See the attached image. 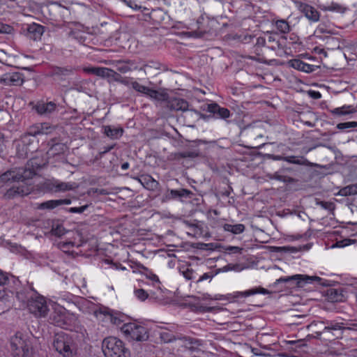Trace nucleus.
Wrapping results in <instances>:
<instances>
[{
    "label": "nucleus",
    "instance_id": "obj_34",
    "mask_svg": "<svg viewBox=\"0 0 357 357\" xmlns=\"http://www.w3.org/2000/svg\"><path fill=\"white\" fill-rule=\"evenodd\" d=\"M199 156V152L197 151H188L174 153V159L179 160L181 158H195Z\"/></svg>",
    "mask_w": 357,
    "mask_h": 357
},
{
    "label": "nucleus",
    "instance_id": "obj_10",
    "mask_svg": "<svg viewBox=\"0 0 357 357\" xmlns=\"http://www.w3.org/2000/svg\"><path fill=\"white\" fill-rule=\"evenodd\" d=\"M162 101L164 102L165 106L172 111L185 112L188 110L189 104L184 99L173 98L168 100V96L166 93V99Z\"/></svg>",
    "mask_w": 357,
    "mask_h": 357
},
{
    "label": "nucleus",
    "instance_id": "obj_37",
    "mask_svg": "<svg viewBox=\"0 0 357 357\" xmlns=\"http://www.w3.org/2000/svg\"><path fill=\"white\" fill-rule=\"evenodd\" d=\"M58 206H59L58 202H57V199H56V200H49V201L38 204V206H36V208L39 209V210H44V209L51 210V209H54Z\"/></svg>",
    "mask_w": 357,
    "mask_h": 357
},
{
    "label": "nucleus",
    "instance_id": "obj_33",
    "mask_svg": "<svg viewBox=\"0 0 357 357\" xmlns=\"http://www.w3.org/2000/svg\"><path fill=\"white\" fill-rule=\"evenodd\" d=\"M27 30L29 33L34 34L35 38L40 37L44 32L43 26L35 23L29 25Z\"/></svg>",
    "mask_w": 357,
    "mask_h": 357
},
{
    "label": "nucleus",
    "instance_id": "obj_45",
    "mask_svg": "<svg viewBox=\"0 0 357 357\" xmlns=\"http://www.w3.org/2000/svg\"><path fill=\"white\" fill-rule=\"evenodd\" d=\"M268 42L269 43H271V48L273 50H275L277 49H282L281 47V43L276 40L275 36H269L268 38Z\"/></svg>",
    "mask_w": 357,
    "mask_h": 357
},
{
    "label": "nucleus",
    "instance_id": "obj_12",
    "mask_svg": "<svg viewBox=\"0 0 357 357\" xmlns=\"http://www.w3.org/2000/svg\"><path fill=\"white\" fill-rule=\"evenodd\" d=\"M24 79L21 73L14 72L4 74L0 78V82L8 86H20Z\"/></svg>",
    "mask_w": 357,
    "mask_h": 357
},
{
    "label": "nucleus",
    "instance_id": "obj_27",
    "mask_svg": "<svg viewBox=\"0 0 357 357\" xmlns=\"http://www.w3.org/2000/svg\"><path fill=\"white\" fill-rule=\"evenodd\" d=\"M75 68L71 66L66 67H55L53 68L52 75L54 76L63 78V77L69 76L74 73Z\"/></svg>",
    "mask_w": 357,
    "mask_h": 357
},
{
    "label": "nucleus",
    "instance_id": "obj_2",
    "mask_svg": "<svg viewBox=\"0 0 357 357\" xmlns=\"http://www.w3.org/2000/svg\"><path fill=\"white\" fill-rule=\"evenodd\" d=\"M102 348L106 357H130V351L124 343L114 337L104 339Z\"/></svg>",
    "mask_w": 357,
    "mask_h": 357
},
{
    "label": "nucleus",
    "instance_id": "obj_4",
    "mask_svg": "<svg viewBox=\"0 0 357 357\" xmlns=\"http://www.w3.org/2000/svg\"><path fill=\"white\" fill-rule=\"evenodd\" d=\"M50 321L56 326L68 328L75 323V317L64 308L58 307L50 314Z\"/></svg>",
    "mask_w": 357,
    "mask_h": 357
},
{
    "label": "nucleus",
    "instance_id": "obj_53",
    "mask_svg": "<svg viewBox=\"0 0 357 357\" xmlns=\"http://www.w3.org/2000/svg\"><path fill=\"white\" fill-rule=\"evenodd\" d=\"M13 30L11 26L0 22V33H10Z\"/></svg>",
    "mask_w": 357,
    "mask_h": 357
},
{
    "label": "nucleus",
    "instance_id": "obj_8",
    "mask_svg": "<svg viewBox=\"0 0 357 357\" xmlns=\"http://www.w3.org/2000/svg\"><path fill=\"white\" fill-rule=\"evenodd\" d=\"M130 84L135 91L146 95L151 99L155 100H165L166 99V93H161L157 90L142 85L137 81H133L132 79L130 80Z\"/></svg>",
    "mask_w": 357,
    "mask_h": 357
},
{
    "label": "nucleus",
    "instance_id": "obj_13",
    "mask_svg": "<svg viewBox=\"0 0 357 357\" xmlns=\"http://www.w3.org/2000/svg\"><path fill=\"white\" fill-rule=\"evenodd\" d=\"M298 10L312 22H318L319 20L320 14L319 11L310 5L305 3H299L298 6Z\"/></svg>",
    "mask_w": 357,
    "mask_h": 357
},
{
    "label": "nucleus",
    "instance_id": "obj_63",
    "mask_svg": "<svg viewBox=\"0 0 357 357\" xmlns=\"http://www.w3.org/2000/svg\"><path fill=\"white\" fill-rule=\"evenodd\" d=\"M59 206L63 204L69 205L71 204V199H57Z\"/></svg>",
    "mask_w": 357,
    "mask_h": 357
},
{
    "label": "nucleus",
    "instance_id": "obj_14",
    "mask_svg": "<svg viewBox=\"0 0 357 357\" xmlns=\"http://www.w3.org/2000/svg\"><path fill=\"white\" fill-rule=\"evenodd\" d=\"M139 70H143L145 75L149 77H154L161 73L162 65L156 61H149L140 67Z\"/></svg>",
    "mask_w": 357,
    "mask_h": 357
},
{
    "label": "nucleus",
    "instance_id": "obj_39",
    "mask_svg": "<svg viewBox=\"0 0 357 357\" xmlns=\"http://www.w3.org/2000/svg\"><path fill=\"white\" fill-rule=\"evenodd\" d=\"M326 324L327 326H326L324 328V331H338V330H343L344 329V327H343L342 323H338V322H334V321H326Z\"/></svg>",
    "mask_w": 357,
    "mask_h": 357
},
{
    "label": "nucleus",
    "instance_id": "obj_62",
    "mask_svg": "<svg viewBox=\"0 0 357 357\" xmlns=\"http://www.w3.org/2000/svg\"><path fill=\"white\" fill-rule=\"evenodd\" d=\"M160 338L165 342H168L171 341V337H170L169 334L168 333H160Z\"/></svg>",
    "mask_w": 357,
    "mask_h": 357
},
{
    "label": "nucleus",
    "instance_id": "obj_44",
    "mask_svg": "<svg viewBox=\"0 0 357 357\" xmlns=\"http://www.w3.org/2000/svg\"><path fill=\"white\" fill-rule=\"evenodd\" d=\"M356 127H357L356 121L340 123L337 125V128L339 130H346V129L354 128Z\"/></svg>",
    "mask_w": 357,
    "mask_h": 357
},
{
    "label": "nucleus",
    "instance_id": "obj_30",
    "mask_svg": "<svg viewBox=\"0 0 357 357\" xmlns=\"http://www.w3.org/2000/svg\"><path fill=\"white\" fill-rule=\"evenodd\" d=\"M223 229L225 231L231 232L234 234H239L245 230V225L243 224H225L223 225Z\"/></svg>",
    "mask_w": 357,
    "mask_h": 357
},
{
    "label": "nucleus",
    "instance_id": "obj_17",
    "mask_svg": "<svg viewBox=\"0 0 357 357\" xmlns=\"http://www.w3.org/2000/svg\"><path fill=\"white\" fill-rule=\"evenodd\" d=\"M207 111L216 114L218 117L222 119H227L230 116V112L228 109L220 107L215 103L208 104Z\"/></svg>",
    "mask_w": 357,
    "mask_h": 357
},
{
    "label": "nucleus",
    "instance_id": "obj_20",
    "mask_svg": "<svg viewBox=\"0 0 357 357\" xmlns=\"http://www.w3.org/2000/svg\"><path fill=\"white\" fill-rule=\"evenodd\" d=\"M116 70L121 73H126L132 70L137 69V66L132 61H116L115 62Z\"/></svg>",
    "mask_w": 357,
    "mask_h": 357
},
{
    "label": "nucleus",
    "instance_id": "obj_22",
    "mask_svg": "<svg viewBox=\"0 0 357 357\" xmlns=\"http://www.w3.org/2000/svg\"><path fill=\"white\" fill-rule=\"evenodd\" d=\"M256 294H268L269 291L263 287H259L245 291H236L234 294L233 298L247 297Z\"/></svg>",
    "mask_w": 357,
    "mask_h": 357
},
{
    "label": "nucleus",
    "instance_id": "obj_58",
    "mask_svg": "<svg viewBox=\"0 0 357 357\" xmlns=\"http://www.w3.org/2000/svg\"><path fill=\"white\" fill-rule=\"evenodd\" d=\"M274 250L277 251V252H280V251H284V252H294L296 251H297V249L294 248V247H274L273 248Z\"/></svg>",
    "mask_w": 357,
    "mask_h": 357
},
{
    "label": "nucleus",
    "instance_id": "obj_6",
    "mask_svg": "<svg viewBox=\"0 0 357 357\" xmlns=\"http://www.w3.org/2000/svg\"><path fill=\"white\" fill-rule=\"evenodd\" d=\"M27 307L30 312L37 317H46L49 311L45 298L37 293L29 300Z\"/></svg>",
    "mask_w": 357,
    "mask_h": 357
},
{
    "label": "nucleus",
    "instance_id": "obj_32",
    "mask_svg": "<svg viewBox=\"0 0 357 357\" xmlns=\"http://www.w3.org/2000/svg\"><path fill=\"white\" fill-rule=\"evenodd\" d=\"M130 80H132V78L122 77L119 73L113 70L109 82L114 81L121 83L125 86H128L130 85Z\"/></svg>",
    "mask_w": 357,
    "mask_h": 357
},
{
    "label": "nucleus",
    "instance_id": "obj_38",
    "mask_svg": "<svg viewBox=\"0 0 357 357\" xmlns=\"http://www.w3.org/2000/svg\"><path fill=\"white\" fill-rule=\"evenodd\" d=\"M275 26L281 33H286L290 31L289 23L284 20H278L275 21Z\"/></svg>",
    "mask_w": 357,
    "mask_h": 357
},
{
    "label": "nucleus",
    "instance_id": "obj_46",
    "mask_svg": "<svg viewBox=\"0 0 357 357\" xmlns=\"http://www.w3.org/2000/svg\"><path fill=\"white\" fill-rule=\"evenodd\" d=\"M75 243L72 241L60 242L58 244L59 248L62 250L64 252H69L70 249L73 248Z\"/></svg>",
    "mask_w": 357,
    "mask_h": 357
},
{
    "label": "nucleus",
    "instance_id": "obj_36",
    "mask_svg": "<svg viewBox=\"0 0 357 357\" xmlns=\"http://www.w3.org/2000/svg\"><path fill=\"white\" fill-rule=\"evenodd\" d=\"M355 109L351 105H344L342 107L335 108L332 113L337 115H345L355 112Z\"/></svg>",
    "mask_w": 357,
    "mask_h": 357
},
{
    "label": "nucleus",
    "instance_id": "obj_24",
    "mask_svg": "<svg viewBox=\"0 0 357 357\" xmlns=\"http://www.w3.org/2000/svg\"><path fill=\"white\" fill-rule=\"evenodd\" d=\"M139 181L142 185L148 190H153L156 189L159 185L158 182L153 179L149 175H142L139 178Z\"/></svg>",
    "mask_w": 357,
    "mask_h": 357
},
{
    "label": "nucleus",
    "instance_id": "obj_41",
    "mask_svg": "<svg viewBox=\"0 0 357 357\" xmlns=\"http://www.w3.org/2000/svg\"><path fill=\"white\" fill-rule=\"evenodd\" d=\"M245 268V266H244L242 264H229L226 266H225L222 268L223 271H241Z\"/></svg>",
    "mask_w": 357,
    "mask_h": 357
},
{
    "label": "nucleus",
    "instance_id": "obj_54",
    "mask_svg": "<svg viewBox=\"0 0 357 357\" xmlns=\"http://www.w3.org/2000/svg\"><path fill=\"white\" fill-rule=\"evenodd\" d=\"M326 10L340 13H344V8L337 3H332Z\"/></svg>",
    "mask_w": 357,
    "mask_h": 357
},
{
    "label": "nucleus",
    "instance_id": "obj_23",
    "mask_svg": "<svg viewBox=\"0 0 357 357\" xmlns=\"http://www.w3.org/2000/svg\"><path fill=\"white\" fill-rule=\"evenodd\" d=\"M284 161H286L289 163H291V164H296V165H304V166H309V167L315 166V165L310 162L309 160H307L303 156H295V155L284 156Z\"/></svg>",
    "mask_w": 357,
    "mask_h": 357
},
{
    "label": "nucleus",
    "instance_id": "obj_55",
    "mask_svg": "<svg viewBox=\"0 0 357 357\" xmlns=\"http://www.w3.org/2000/svg\"><path fill=\"white\" fill-rule=\"evenodd\" d=\"M182 273L184 278L187 280H192L195 278V272L191 268H187L185 271H183Z\"/></svg>",
    "mask_w": 357,
    "mask_h": 357
},
{
    "label": "nucleus",
    "instance_id": "obj_52",
    "mask_svg": "<svg viewBox=\"0 0 357 357\" xmlns=\"http://www.w3.org/2000/svg\"><path fill=\"white\" fill-rule=\"evenodd\" d=\"M9 279V274L0 269V285L4 286L7 284Z\"/></svg>",
    "mask_w": 357,
    "mask_h": 357
},
{
    "label": "nucleus",
    "instance_id": "obj_48",
    "mask_svg": "<svg viewBox=\"0 0 357 357\" xmlns=\"http://www.w3.org/2000/svg\"><path fill=\"white\" fill-rule=\"evenodd\" d=\"M354 241H355L354 240H351V239H349V238H345V239L337 241L335 243V244L333 245L332 247L333 248H335V247L343 248V247H345L347 245H350L352 242H354Z\"/></svg>",
    "mask_w": 357,
    "mask_h": 357
},
{
    "label": "nucleus",
    "instance_id": "obj_31",
    "mask_svg": "<svg viewBox=\"0 0 357 357\" xmlns=\"http://www.w3.org/2000/svg\"><path fill=\"white\" fill-rule=\"evenodd\" d=\"M337 195L344 197L357 195V183L349 185L341 188Z\"/></svg>",
    "mask_w": 357,
    "mask_h": 357
},
{
    "label": "nucleus",
    "instance_id": "obj_9",
    "mask_svg": "<svg viewBox=\"0 0 357 357\" xmlns=\"http://www.w3.org/2000/svg\"><path fill=\"white\" fill-rule=\"evenodd\" d=\"M321 278L318 276H308L305 275H294L292 276L280 278L275 281L274 285L280 282H289L294 281L298 287H303L304 284H310L315 281L319 282Z\"/></svg>",
    "mask_w": 357,
    "mask_h": 357
},
{
    "label": "nucleus",
    "instance_id": "obj_15",
    "mask_svg": "<svg viewBox=\"0 0 357 357\" xmlns=\"http://www.w3.org/2000/svg\"><path fill=\"white\" fill-rule=\"evenodd\" d=\"M31 190L28 186L20 185L13 186L8 189L3 195V197L6 199H14L17 197H23L30 194Z\"/></svg>",
    "mask_w": 357,
    "mask_h": 357
},
{
    "label": "nucleus",
    "instance_id": "obj_29",
    "mask_svg": "<svg viewBox=\"0 0 357 357\" xmlns=\"http://www.w3.org/2000/svg\"><path fill=\"white\" fill-rule=\"evenodd\" d=\"M192 192L186 189H180V190H171L166 195V198L168 199H175L177 197H187L191 195Z\"/></svg>",
    "mask_w": 357,
    "mask_h": 357
},
{
    "label": "nucleus",
    "instance_id": "obj_40",
    "mask_svg": "<svg viewBox=\"0 0 357 357\" xmlns=\"http://www.w3.org/2000/svg\"><path fill=\"white\" fill-rule=\"evenodd\" d=\"M114 70L106 67H98L97 76L109 80Z\"/></svg>",
    "mask_w": 357,
    "mask_h": 357
},
{
    "label": "nucleus",
    "instance_id": "obj_43",
    "mask_svg": "<svg viewBox=\"0 0 357 357\" xmlns=\"http://www.w3.org/2000/svg\"><path fill=\"white\" fill-rule=\"evenodd\" d=\"M51 233L52 235L60 237L65 234L66 229L61 225L58 224L56 225H53L51 229Z\"/></svg>",
    "mask_w": 357,
    "mask_h": 357
},
{
    "label": "nucleus",
    "instance_id": "obj_50",
    "mask_svg": "<svg viewBox=\"0 0 357 357\" xmlns=\"http://www.w3.org/2000/svg\"><path fill=\"white\" fill-rule=\"evenodd\" d=\"M224 249H225V252H228V253L232 252V253H239V254H241L242 251H243V248H240V247H238V246H231V245H229V246L225 247Z\"/></svg>",
    "mask_w": 357,
    "mask_h": 357
},
{
    "label": "nucleus",
    "instance_id": "obj_26",
    "mask_svg": "<svg viewBox=\"0 0 357 357\" xmlns=\"http://www.w3.org/2000/svg\"><path fill=\"white\" fill-rule=\"evenodd\" d=\"M43 131H40L38 125H35L29 128L27 132L22 135L23 142L24 143H32V137H36L38 135H42Z\"/></svg>",
    "mask_w": 357,
    "mask_h": 357
},
{
    "label": "nucleus",
    "instance_id": "obj_7",
    "mask_svg": "<svg viewBox=\"0 0 357 357\" xmlns=\"http://www.w3.org/2000/svg\"><path fill=\"white\" fill-rule=\"evenodd\" d=\"M10 344L15 357H29L30 345L26 340L17 335L11 339Z\"/></svg>",
    "mask_w": 357,
    "mask_h": 357
},
{
    "label": "nucleus",
    "instance_id": "obj_3",
    "mask_svg": "<svg viewBox=\"0 0 357 357\" xmlns=\"http://www.w3.org/2000/svg\"><path fill=\"white\" fill-rule=\"evenodd\" d=\"M122 333L130 341L144 342L149 339L147 329L135 323L125 324L121 328Z\"/></svg>",
    "mask_w": 357,
    "mask_h": 357
},
{
    "label": "nucleus",
    "instance_id": "obj_64",
    "mask_svg": "<svg viewBox=\"0 0 357 357\" xmlns=\"http://www.w3.org/2000/svg\"><path fill=\"white\" fill-rule=\"evenodd\" d=\"M63 147H64V146L62 144H56L54 146H52V147L51 148V150L52 151L55 150V151H63Z\"/></svg>",
    "mask_w": 357,
    "mask_h": 357
},
{
    "label": "nucleus",
    "instance_id": "obj_18",
    "mask_svg": "<svg viewBox=\"0 0 357 357\" xmlns=\"http://www.w3.org/2000/svg\"><path fill=\"white\" fill-rule=\"evenodd\" d=\"M289 64L291 67L305 73H311L314 70V66L304 63L300 59H291Z\"/></svg>",
    "mask_w": 357,
    "mask_h": 357
},
{
    "label": "nucleus",
    "instance_id": "obj_16",
    "mask_svg": "<svg viewBox=\"0 0 357 357\" xmlns=\"http://www.w3.org/2000/svg\"><path fill=\"white\" fill-rule=\"evenodd\" d=\"M32 143H24L23 137L21 139V144H18L17 148V154L20 158H25L29 156L30 153H33L36 148L31 147Z\"/></svg>",
    "mask_w": 357,
    "mask_h": 357
},
{
    "label": "nucleus",
    "instance_id": "obj_35",
    "mask_svg": "<svg viewBox=\"0 0 357 357\" xmlns=\"http://www.w3.org/2000/svg\"><path fill=\"white\" fill-rule=\"evenodd\" d=\"M327 296L331 302H338L342 300V294L336 289H330L327 291Z\"/></svg>",
    "mask_w": 357,
    "mask_h": 357
},
{
    "label": "nucleus",
    "instance_id": "obj_25",
    "mask_svg": "<svg viewBox=\"0 0 357 357\" xmlns=\"http://www.w3.org/2000/svg\"><path fill=\"white\" fill-rule=\"evenodd\" d=\"M36 294V292L32 289H22L16 292V298L19 301L28 305L29 300H31V297L33 296Z\"/></svg>",
    "mask_w": 357,
    "mask_h": 357
},
{
    "label": "nucleus",
    "instance_id": "obj_57",
    "mask_svg": "<svg viewBox=\"0 0 357 357\" xmlns=\"http://www.w3.org/2000/svg\"><path fill=\"white\" fill-rule=\"evenodd\" d=\"M125 3L130 7L131 8H133V9H135V10H139L142 8V6H138L137 3H136V1L135 0H123Z\"/></svg>",
    "mask_w": 357,
    "mask_h": 357
},
{
    "label": "nucleus",
    "instance_id": "obj_42",
    "mask_svg": "<svg viewBox=\"0 0 357 357\" xmlns=\"http://www.w3.org/2000/svg\"><path fill=\"white\" fill-rule=\"evenodd\" d=\"M270 178L278 180L284 183H293L294 181L293 178L281 175L279 172H275L273 175L270 176Z\"/></svg>",
    "mask_w": 357,
    "mask_h": 357
},
{
    "label": "nucleus",
    "instance_id": "obj_59",
    "mask_svg": "<svg viewBox=\"0 0 357 357\" xmlns=\"http://www.w3.org/2000/svg\"><path fill=\"white\" fill-rule=\"evenodd\" d=\"M98 67H85L83 71L88 74H92L97 76Z\"/></svg>",
    "mask_w": 357,
    "mask_h": 357
},
{
    "label": "nucleus",
    "instance_id": "obj_61",
    "mask_svg": "<svg viewBox=\"0 0 357 357\" xmlns=\"http://www.w3.org/2000/svg\"><path fill=\"white\" fill-rule=\"evenodd\" d=\"M147 278L149 279H150L151 280H152L153 282L157 283L159 285L160 280H159L158 277L156 275H155L152 273H150L149 275H147Z\"/></svg>",
    "mask_w": 357,
    "mask_h": 357
},
{
    "label": "nucleus",
    "instance_id": "obj_5",
    "mask_svg": "<svg viewBox=\"0 0 357 357\" xmlns=\"http://www.w3.org/2000/svg\"><path fill=\"white\" fill-rule=\"evenodd\" d=\"M73 341L68 335L61 333H57L54 339L53 347L59 354L65 357L73 356Z\"/></svg>",
    "mask_w": 357,
    "mask_h": 357
},
{
    "label": "nucleus",
    "instance_id": "obj_60",
    "mask_svg": "<svg viewBox=\"0 0 357 357\" xmlns=\"http://www.w3.org/2000/svg\"><path fill=\"white\" fill-rule=\"evenodd\" d=\"M308 94L311 98L314 99H319L321 97V93L316 91H309Z\"/></svg>",
    "mask_w": 357,
    "mask_h": 357
},
{
    "label": "nucleus",
    "instance_id": "obj_51",
    "mask_svg": "<svg viewBox=\"0 0 357 357\" xmlns=\"http://www.w3.org/2000/svg\"><path fill=\"white\" fill-rule=\"evenodd\" d=\"M38 128H40V131H43L42 135H47L53 130V128L46 123L38 124Z\"/></svg>",
    "mask_w": 357,
    "mask_h": 357
},
{
    "label": "nucleus",
    "instance_id": "obj_21",
    "mask_svg": "<svg viewBox=\"0 0 357 357\" xmlns=\"http://www.w3.org/2000/svg\"><path fill=\"white\" fill-rule=\"evenodd\" d=\"M266 44V39L264 37H259L257 38L256 43L255 45V52L256 56H250L248 58L252 60L257 61L260 63H265V60L260 56V48L264 47Z\"/></svg>",
    "mask_w": 357,
    "mask_h": 357
},
{
    "label": "nucleus",
    "instance_id": "obj_1",
    "mask_svg": "<svg viewBox=\"0 0 357 357\" xmlns=\"http://www.w3.org/2000/svg\"><path fill=\"white\" fill-rule=\"evenodd\" d=\"M34 159L31 158L27 164V167L13 168L0 175V187L8 183L24 181L33 178L36 174V169H38L39 164L34 165Z\"/></svg>",
    "mask_w": 357,
    "mask_h": 357
},
{
    "label": "nucleus",
    "instance_id": "obj_56",
    "mask_svg": "<svg viewBox=\"0 0 357 357\" xmlns=\"http://www.w3.org/2000/svg\"><path fill=\"white\" fill-rule=\"evenodd\" d=\"M87 208L88 205H84L80 207H71L68 209V211L73 213H82Z\"/></svg>",
    "mask_w": 357,
    "mask_h": 357
},
{
    "label": "nucleus",
    "instance_id": "obj_47",
    "mask_svg": "<svg viewBox=\"0 0 357 357\" xmlns=\"http://www.w3.org/2000/svg\"><path fill=\"white\" fill-rule=\"evenodd\" d=\"M134 293L136 297L142 301H145L148 298L147 292L143 289H136L135 290Z\"/></svg>",
    "mask_w": 357,
    "mask_h": 357
},
{
    "label": "nucleus",
    "instance_id": "obj_28",
    "mask_svg": "<svg viewBox=\"0 0 357 357\" xmlns=\"http://www.w3.org/2000/svg\"><path fill=\"white\" fill-rule=\"evenodd\" d=\"M104 134L108 137L116 139L119 138L123 132V130L121 128H114L110 126H105L103 127Z\"/></svg>",
    "mask_w": 357,
    "mask_h": 357
},
{
    "label": "nucleus",
    "instance_id": "obj_19",
    "mask_svg": "<svg viewBox=\"0 0 357 357\" xmlns=\"http://www.w3.org/2000/svg\"><path fill=\"white\" fill-rule=\"evenodd\" d=\"M35 109L39 114L47 115L52 113L55 110L56 104L52 102L47 103L40 102L36 105Z\"/></svg>",
    "mask_w": 357,
    "mask_h": 357
},
{
    "label": "nucleus",
    "instance_id": "obj_11",
    "mask_svg": "<svg viewBox=\"0 0 357 357\" xmlns=\"http://www.w3.org/2000/svg\"><path fill=\"white\" fill-rule=\"evenodd\" d=\"M47 188L52 192H64L72 190L76 188L75 183L62 182L59 180H53L47 183Z\"/></svg>",
    "mask_w": 357,
    "mask_h": 357
},
{
    "label": "nucleus",
    "instance_id": "obj_49",
    "mask_svg": "<svg viewBox=\"0 0 357 357\" xmlns=\"http://www.w3.org/2000/svg\"><path fill=\"white\" fill-rule=\"evenodd\" d=\"M317 204L328 211H333L335 208V205L332 202L319 201Z\"/></svg>",
    "mask_w": 357,
    "mask_h": 357
}]
</instances>
